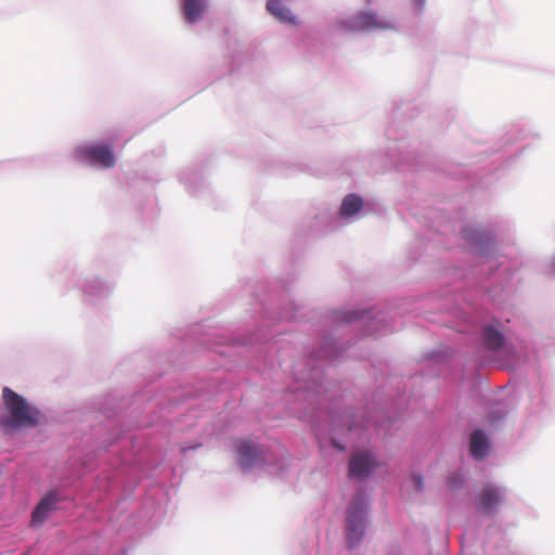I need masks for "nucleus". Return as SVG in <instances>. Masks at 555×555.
Returning <instances> with one entry per match:
<instances>
[{
    "label": "nucleus",
    "instance_id": "nucleus-1",
    "mask_svg": "<svg viewBox=\"0 0 555 555\" xmlns=\"http://www.w3.org/2000/svg\"><path fill=\"white\" fill-rule=\"evenodd\" d=\"M2 393L5 410L10 415L2 422L4 427L17 429L21 427H34L39 424L40 412L30 406L22 396L9 387H4Z\"/></svg>",
    "mask_w": 555,
    "mask_h": 555
},
{
    "label": "nucleus",
    "instance_id": "nucleus-2",
    "mask_svg": "<svg viewBox=\"0 0 555 555\" xmlns=\"http://www.w3.org/2000/svg\"><path fill=\"white\" fill-rule=\"evenodd\" d=\"M365 496L358 493L347 513V542L349 547L357 546L362 540L365 526Z\"/></svg>",
    "mask_w": 555,
    "mask_h": 555
},
{
    "label": "nucleus",
    "instance_id": "nucleus-3",
    "mask_svg": "<svg viewBox=\"0 0 555 555\" xmlns=\"http://www.w3.org/2000/svg\"><path fill=\"white\" fill-rule=\"evenodd\" d=\"M77 154L80 159L99 165L103 168H112L116 165L113 149L106 144L80 146L77 150Z\"/></svg>",
    "mask_w": 555,
    "mask_h": 555
},
{
    "label": "nucleus",
    "instance_id": "nucleus-4",
    "mask_svg": "<svg viewBox=\"0 0 555 555\" xmlns=\"http://www.w3.org/2000/svg\"><path fill=\"white\" fill-rule=\"evenodd\" d=\"M237 463L242 469H250L263 462V452L260 447L250 440L235 442Z\"/></svg>",
    "mask_w": 555,
    "mask_h": 555
},
{
    "label": "nucleus",
    "instance_id": "nucleus-5",
    "mask_svg": "<svg viewBox=\"0 0 555 555\" xmlns=\"http://www.w3.org/2000/svg\"><path fill=\"white\" fill-rule=\"evenodd\" d=\"M503 502V494L498 487L487 485L478 494V509L486 515H493L496 507Z\"/></svg>",
    "mask_w": 555,
    "mask_h": 555
},
{
    "label": "nucleus",
    "instance_id": "nucleus-6",
    "mask_svg": "<svg viewBox=\"0 0 555 555\" xmlns=\"http://www.w3.org/2000/svg\"><path fill=\"white\" fill-rule=\"evenodd\" d=\"M376 461L369 452H360L354 454L349 462V475L362 478L371 473L375 467Z\"/></svg>",
    "mask_w": 555,
    "mask_h": 555
},
{
    "label": "nucleus",
    "instance_id": "nucleus-7",
    "mask_svg": "<svg viewBox=\"0 0 555 555\" xmlns=\"http://www.w3.org/2000/svg\"><path fill=\"white\" fill-rule=\"evenodd\" d=\"M57 499L54 494L46 495L33 512L31 525L40 526L48 514L55 507Z\"/></svg>",
    "mask_w": 555,
    "mask_h": 555
},
{
    "label": "nucleus",
    "instance_id": "nucleus-8",
    "mask_svg": "<svg viewBox=\"0 0 555 555\" xmlns=\"http://www.w3.org/2000/svg\"><path fill=\"white\" fill-rule=\"evenodd\" d=\"M57 499L54 494L46 495L33 512L31 525L40 526L48 514L55 507Z\"/></svg>",
    "mask_w": 555,
    "mask_h": 555
},
{
    "label": "nucleus",
    "instance_id": "nucleus-9",
    "mask_svg": "<svg viewBox=\"0 0 555 555\" xmlns=\"http://www.w3.org/2000/svg\"><path fill=\"white\" fill-rule=\"evenodd\" d=\"M489 441L480 429L473 431L470 436V453L474 459L482 460L488 454Z\"/></svg>",
    "mask_w": 555,
    "mask_h": 555
},
{
    "label": "nucleus",
    "instance_id": "nucleus-10",
    "mask_svg": "<svg viewBox=\"0 0 555 555\" xmlns=\"http://www.w3.org/2000/svg\"><path fill=\"white\" fill-rule=\"evenodd\" d=\"M267 10L282 23L297 24L296 17L292 12L278 0H269Z\"/></svg>",
    "mask_w": 555,
    "mask_h": 555
},
{
    "label": "nucleus",
    "instance_id": "nucleus-11",
    "mask_svg": "<svg viewBox=\"0 0 555 555\" xmlns=\"http://www.w3.org/2000/svg\"><path fill=\"white\" fill-rule=\"evenodd\" d=\"M205 9V0H184L183 2V14L189 23L198 21Z\"/></svg>",
    "mask_w": 555,
    "mask_h": 555
},
{
    "label": "nucleus",
    "instance_id": "nucleus-12",
    "mask_svg": "<svg viewBox=\"0 0 555 555\" xmlns=\"http://www.w3.org/2000/svg\"><path fill=\"white\" fill-rule=\"evenodd\" d=\"M362 208V199L361 197L349 194L347 195L341 204L340 214L345 217H351L360 211Z\"/></svg>",
    "mask_w": 555,
    "mask_h": 555
},
{
    "label": "nucleus",
    "instance_id": "nucleus-13",
    "mask_svg": "<svg viewBox=\"0 0 555 555\" xmlns=\"http://www.w3.org/2000/svg\"><path fill=\"white\" fill-rule=\"evenodd\" d=\"M483 341L487 348L499 350L504 345V337L501 332L488 326L483 330Z\"/></svg>",
    "mask_w": 555,
    "mask_h": 555
},
{
    "label": "nucleus",
    "instance_id": "nucleus-14",
    "mask_svg": "<svg viewBox=\"0 0 555 555\" xmlns=\"http://www.w3.org/2000/svg\"><path fill=\"white\" fill-rule=\"evenodd\" d=\"M378 27H384V25L378 23L375 16L371 13L360 14L353 21L354 29H370Z\"/></svg>",
    "mask_w": 555,
    "mask_h": 555
},
{
    "label": "nucleus",
    "instance_id": "nucleus-15",
    "mask_svg": "<svg viewBox=\"0 0 555 555\" xmlns=\"http://www.w3.org/2000/svg\"><path fill=\"white\" fill-rule=\"evenodd\" d=\"M412 482L414 485L415 490L422 491L424 489V479L421 475H412Z\"/></svg>",
    "mask_w": 555,
    "mask_h": 555
}]
</instances>
